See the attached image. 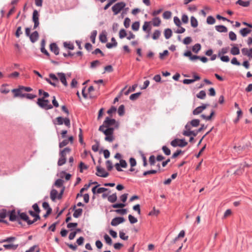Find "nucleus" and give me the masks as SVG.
<instances>
[{"label": "nucleus", "mask_w": 252, "mask_h": 252, "mask_svg": "<svg viewBox=\"0 0 252 252\" xmlns=\"http://www.w3.org/2000/svg\"><path fill=\"white\" fill-rule=\"evenodd\" d=\"M99 131L102 132L105 135V140L108 142H112L114 139L113 133L114 131V127H104L103 126H100L98 128Z\"/></svg>", "instance_id": "f257e3e1"}, {"label": "nucleus", "mask_w": 252, "mask_h": 252, "mask_svg": "<svg viewBox=\"0 0 252 252\" xmlns=\"http://www.w3.org/2000/svg\"><path fill=\"white\" fill-rule=\"evenodd\" d=\"M71 151L70 148L66 147L63 150L61 151L60 153V158L58 161V165L59 166H62L66 162V156L67 154H69Z\"/></svg>", "instance_id": "f03ea898"}, {"label": "nucleus", "mask_w": 252, "mask_h": 252, "mask_svg": "<svg viewBox=\"0 0 252 252\" xmlns=\"http://www.w3.org/2000/svg\"><path fill=\"white\" fill-rule=\"evenodd\" d=\"M36 103L40 108L45 110L53 108V106L50 103L49 100L44 98H38Z\"/></svg>", "instance_id": "7ed1b4c3"}, {"label": "nucleus", "mask_w": 252, "mask_h": 252, "mask_svg": "<svg viewBox=\"0 0 252 252\" xmlns=\"http://www.w3.org/2000/svg\"><path fill=\"white\" fill-rule=\"evenodd\" d=\"M53 123L55 125H62L64 124L68 127L70 126V121L68 118L58 117L53 121Z\"/></svg>", "instance_id": "20e7f679"}, {"label": "nucleus", "mask_w": 252, "mask_h": 252, "mask_svg": "<svg viewBox=\"0 0 252 252\" xmlns=\"http://www.w3.org/2000/svg\"><path fill=\"white\" fill-rule=\"evenodd\" d=\"M112 126H116V127L118 126V124L116 121L114 119H110L109 117H106L105 121L103 122V125L101 126H103L104 127H111Z\"/></svg>", "instance_id": "39448f33"}, {"label": "nucleus", "mask_w": 252, "mask_h": 252, "mask_svg": "<svg viewBox=\"0 0 252 252\" xmlns=\"http://www.w3.org/2000/svg\"><path fill=\"white\" fill-rule=\"evenodd\" d=\"M8 215L9 217V220L11 221H17L19 224L21 222L19 221L18 211L16 212L15 210H12L8 212Z\"/></svg>", "instance_id": "423d86ee"}, {"label": "nucleus", "mask_w": 252, "mask_h": 252, "mask_svg": "<svg viewBox=\"0 0 252 252\" xmlns=\"http://www.w3.org/2000/svg\"><path fill=\"white\" fill-rule=\"evenodd\" d=\"M187 144L188 143L185 141V139H175L172 140L171 142V145L174 147L177 146L180 147H184L187 146Z\"/></svg>", "instance_id": "0eeeda50"}, {"label": "nucleus", "mask_w": 252, "mask_h": 252, "mask_svg": "<svg viewBox=\"0 0 252 252\" xmlns=\"http://www.w3.org/2000/svg\"><path fill=\"white\" fill-rule=\"evenodd\" d=\"M126 6V3L124 2H120L116 3L112 7V11L115 15L118 14Z\"/></svg>", "instance_id": "6e6552de"}, {"label": "nucleus", "mask_w": 252, "mask_h": 252, "mask_svg": "<svg viewBox=\"0 0 252 252\" xmlns=\"http://www.w3.org/2000/svg\"><path fill=\"white\" fill-rule=\"evenodd\" d=\"M96 171L95 174L99 177L105 178L109 175V173L105 170L104 168L101 167L100 166H97Z\"/></svg>", "instance_id": "1a4fd4ad"}, {"label": "nucleus", "mask_w": 252, "mask_h": 252, "mask_svg": "<svg viewBox=\"0 0 252 252\" xmlns=\"http://www.w3.org/2000/svg\"><path fill=\"white\" fill-rule=\"evenodd\" d=\"M39 15L38 11L36 10H34L32 14V20L34 22V29H36L39 26Z\"/></svg>", "instance_id": "9d476101"}, {"label": "nucleus", "mask_w": 252, "mask_h": 252, "mask_svg": "<svg viewBox=\"0 0 252 252\" xmlns=\"http://www.w3.org/2000/svg\"><path fill=\"white\" fill-rule=\"evenodd\" d=\"M74 138L72 136H70L68 137V139H64L62 142L59 143V147L60 148H63L67 144H68L69 142L71 144H72L73 142Z\"/></svg>", "instance_id": "9b49d317"}, {"label": "nucleus", "mask_w": 252, "mask_h": 252, "mask_svg": "<svg viewBox=\"0 0 252 252\" xmlns=\"http://www.w3.org/2000/svg\"><path fill=\"white\" fill-rule=\"evenodd\" d=\"M29 213L30 214V215H31L34 218V219H33V220H30L29 221H28V224L29 225H31V224H33L34 222H35L36 221H37V220H40V217L39 216V215L37 213H36L35 212H33L32 210H30L29 211Z\"/></svg>", "instance_id": "f8f14e48"}, {"label": "nucleus", "mask_w": 252, "mask_h": 252, "mask_svg": "<svg viewBox=\"0 0 252 252\" xmlns=\"http://www.w3.org/2000/svg\"><path fill=\"white\" fill-rule=\"evenodd\" d=\"M125 220V219L123 217H116L112 219L111 222V224L112 226H115L121 223H123Z\"/></svg>", "instance_id": "ddd939ff"}, {"label": "nucleus", "mask_w": 252, "mask_h": 252, "mask_svg": "<svg viewBox=\"0 0 252 252\" xmlns=\"http://www.w3.org/2000/svg\"><path fill=\"white\" fill-rule=\"evenodd\" d=\"M23 91V89H21V86H20L17 89H14L12 90L11 92L14 94V97H20L22 98V95L24 94H22V92Z\"/></svg>", "instance_id": "4468645a"}, {"label": "nucleus", "mask_w": 252, "mask_h": 252, "mask_svg": "<svg viewBox=\"0 0 252 252\" xmlns=\"http://www.w3.org/2000/svg\"><path fill=\"white\" fill-rule=\"evenodd\" d=\"M208 104H203L202 106L197 107L193 111V114L194 115L199 114L205 109Z\"/></svg>", "instance_id": "2eb2a0df"}, {"label": "nucleus", "mask_w": 252, "mask_h": 252, "mask_svg": "<svg viewBox=\"0 0 252 252\" xmlns=\"http://www.w3.org/2000/svg\"><path fill=\"white\" fill-rule=\"evenodd\" d=\"M50 50L53 52L56 55L59 54L60 49L57 45L55 43H52L50 45Z\"/></svg>", "instance_id": "dca6fc26"}, {"label": "nucleus", "mask_w": 252, "mask_h": 252, "mask_svg": "<svg viewBox=\"0 0 252 252\" xmlns=\"http://www.w3.org/2000/svg\"><path fill=\"white\" fill-rule=\"evenodd\" d=\"M8 215L6 210L2 209L0 210V222L7 223V221L4 220V219Z\"/></svg>", "instance_id": "f3484780"}, {"label": "nucleus", "mask_w": 252, "mask_h": 252, "mask_svg": "<svg viewBox=\"0 0 252 252\" xmlns=\"http://www.w3.org/2000/svg\"><path fill=\"white\" fill-rule=\"evenodd\" d=\"M58 75L60 78L61 82L63 83V84L65 87L67 86V83L66 81V77H65V75L64 73H58Z\"/></svg>", "instance_id": "a211bd4d"}, {"label": "nucleus", "mask_w": 252, "mask_h": 252, "mask_svg": "<svg viewBox=\"0 0 252 252\" xmlns=\"http://www.w3.org/2000/svg\"><path fill=\"white\" fill-rule=\"evenodd\" d=\"M19 213V220H22L27 222L28 224V221L30 220L29 218L25 213H20L19 211H18Z\"/></svg>", "instance_id": "6ab92c4d"}, {"label": "nucleus", "mask_w": 252, "mask_h": 252, "mask_svg": "<svg viewBox=\"0 0 252 252\" xmlns=\"http://www.w3.org/2000/svg\"><path fill=\"white\" fill-rule=\"evenodd\" d=\"M38 36V33L37 31H35L32 32L29 36L31 42L34 43L37 41Z\"/></svg>", "instance_id": "aec40b11"}, {"label": "nucleus", "mask_w": 252, "mask_h": 252, "mask_svg": "<svg viewBox=\"0 0 252 252\" xmlns=\"http://www.w3.org/2000/svg\"><path fill=\"white\" fill-rule=\"evenodd\" d=\"M58 192L55 189H52L50 192V198L53 201L58 198Z\"/></svg>", "instance_id": "412c9836"}, {"label": "nucleus", "mask_w": 252, "mask_h": 252, "mask_svg": "<svg viewBox=\"0 0 252 252\" xmlns=\"http://www.w3.org/2000/svg\"><path fill=\"white\" fill-rule=\"evenodd\" d=\"M215 29L220 32H226L227 29L226 27L223 25H218L215 26Z\"/></svg>", "instance_id": "4be33fe9"}, {"label": "nucleus", "mask_w": 252, "mask_h": 252, "mask_svg": "<svg viewBox=\"0 0 252 252\" xmlns=\"http://www.w3.org/2000/svg\"><path fill=\"white\" fill-rule=\"evenodd\" d=\"M252 32L251 30L249 29L248 28H243L240 30V33L243 37L246 36L248 34L251 33Z\"/></svg>", "instance_id": "5701e85b"}, {"label": "nucleus", "mask_w": 252, "mask_h": 252, "mask_svg": "<svg viewBox=\"0 0 252 252\" xmlns=\"http://www.w3.org/2000/svg\"><path fill=\"white\" fill-rule=\"evenodd\" d=\"M236 3L243 7H248L250 5V1L238 0L236 2Z\"/></svg>", "instance_id": "b1692460"}, {"label": "nucleus", "mask_w": 252, "mask_h": 252, "mask_svg": "<svg viewBox=\"0 0 252 252\" xmlns=\"http://www.w3.org/2000/svg\"><path fill=\"white\" fill-rule=\"evenodd\" d=\"M164 36L166 39L170 38L172 35V32L170 29H166L164 32Z\"/></svg>", "instance_id": "393cba45"}, {"label": "nucleus", "mask_w": 252, "mask_h": 252, "mask_svg": "<svg viewBox=\"0 0 252 252\" xmlns=\"http://www.w3.org/2000/svg\"><path fill=\"white\" fill-rule=\"evenodd\" d=\"M91 186V184H86L84 187L82 188L80 190V192L78 193L77 194V197H78L79 196H82L83 195L82 193L83 192L85 191V190H87L89 187H90Z\"/></svg>", "instance_id": "a878e982"}, {"label": "nucleus", "mask_w": 252, "mask_h": 252, "mask_svg": "<svg viewBox=\"0 0 252 252\" xmlns=\"http://www.w3.org/2000/svg\"><path fill=\"white\" fill-rule=\"evenodd\" d=\"M161 20L159 17H155L152 20V24L155 27H158L160 25Z\"/></svg>", "instance_id": "bb28decb"}, {"label": "nucleus", "mask_w": 252, "mask_h": 252, "mask_svg": "<svg viewBox=\"0 0 252 252\" xmlns=\"http://www.w3.org/2000/svg\"><path fill=\"white\" fill-rule=\"evenodd\" d=\"M230 53L233 55H237L240 54V50L237 46H233L231 48Z\"/></svg>", "instance_id": "cd10ccee"}, {"label": "nucleus", "mask_w": 252, "mask_h": 252, "mask_svg": "<svg viewBox=\"0 0 252 252\" xmlns=\"http://www.w3.org/2000/svg\"><path fill=\"white\" fill-rule=\"evenodd\" d=\"M117 199V196L116 193H113L108 196V200L111 203H114Z\"/></svg>", "instance_id": "c85d7f7f"}, {"label": "nucleus", "mask_w": 252, "mask_h": 252, "mask_svg": "<svg viewBox=\"0 0 252 252\" xmlns=\"http://www.w3.org/2000/svg\"><path fill=\"white\" fill-rule=\"evenodd\" d=\"M83 210L79 208L75 210L73 214V216L75 218H79L82 214Z\"/></svg>", "instance_id": "c756f323"}, {"label": "nucleus", "mask_w": 252, "mask_h": 252, "mask_svg": "<svg viewBox=\"0 0 252 252\" xmlns=\"http://www.w3.org/2000/svg\"><path fill=\"white\" fill-rule=\"evenodd\" d=\"M183 134L186 136H189L191 135L195 136L197 135V133H195L194 131L185 130L183 132Z\"/></svg>", "instance_id": "7c9ffc66"}, {"label": "nucleus", "mask_w": 252, "mask_h": 252, "mask_svg": "<svg viewBox=\"0 0 252 252\" xmlns=\"http://www.w3.org/2000/svg\"><path fill=\"white\" fill-rule=\"evenodd\" d=\"M190 24L193 28H196L198 26L197 20L194 16H191L190 18Z\"/></svg>", "instance_id": "2f4dec72"}, {"label": "nucleus", "mask_w": 252, "mask_h": 252, "mask_svg": "<svg viewBox=\"0 0 252 252\" xmlns=\"http://www.w3.org/2000/svg\"><path fill=\"white\" fill-rule=\"evenodd\" d=\"M161 32L159 30H156L154 32L153 35H152V38L154 40H157L159 38V36H160Z\"/></svg>", "instance_id": "473e14b6"}, {"label": "nucleus", "mask_w": 252, "mask_h": 252, "mask_svg": "<svg viewBox=\"0 0 252 252\" xmlns=\"http://www.w3.org/2000/svg\"><path fill=\"white\" fill-rule=\"evenodd\" d=\"M242 53L244 56H247L250 58H252V55L250 54V50L246 48H244L241 50Z\"/></svg>", "instance_id": "72a5a7b5"}, {"label": "nucleus", "mask_w": 252, "mask_h": 252, "mask_svg": "<svg viewBox=\"0 0 252 252\" xmlns=\"http://www.w3.org/2000/svg\"><path fill=\"white\" fill-rule=\"evenodd\" d=\"M201 49V45L199 43L195 44L193 46L192 50L193 52L197 53Z\"/></svg>", "instance_id": "f704fd0d"}, {"label": "nucleus", "mask_w": 252, "mask_h": 252, "mask_svg": "<svg viewBox=\"0 0 252 252\" xmlns=\"http://www.w3.org/2000/svg\"><path fill=\"white\" fill-rule=\"evenodd\" d=\"M206 95V92L205 91H201L198 94H196V97L198 98L203 99L205 98Z\"/></svg>", "instance_id": "c9c22d12"}, {"label": "nucleus", "mask_w": 252, "mask_h": 252, "mask_svg": "<svg viewBox=\"0 0 252 252\" xmlns=\"http://www.w3.org/2000/svg\"><path fill=\"white\" fill-rule=\"evenodd\" d=\"M215 114V112L214 110H212L211 111V114L209 116H206V115H204V114H202L201 115V117L204 119V120H206L207 121H209V120H210L212 118V117Z\"/></svg>", "instance_id": "e433bc0d"}, {"label": "nucleus", "mask_w": 252, "mask_h": 252, "mask_svg": "<svg viewBox=\"0 0 252 252\" xmlns=\"http://www.w3.org/2000/svg\"><path fill=\"white\" fill-rule=\"evenodd\" d=\"M3 247L6 249H11L13 250H15L17 248L18 245L7 244V245H4Z\"/></svg>", "instance_id": "4c0bfd02"}, {"label": "nucleus", "mask_w": 252, "mask_h": 252, "mask_svg": "<svg viewBox=\"0 0 252 252\" xmlns=\"http://www.w3.org/2000/svg\"><path fill=\"white\" fill-rule=\"evenodd\" d=\"M36 97V95L32 94H24L22 98L26 97L29 99H32Z\"/></svg>", "instance_id": "58836bf2"}, {"label": "nucleus", "mask_w": 252, "mask_h": 252, "mask_svg": "<svg viewBox=\"0 0 252 252\" xmlns=\"http://www.w3.org/2000/svg\"><path fill=\"white\" fill-rule=\"evenodd\" d=\"M104 239L105 241V242L108 245H111L112 244V240L111 238L107 234H105L104 235Z\"/></svg>", "instance_id": "ea45409f"}, {"label": "nucleus", "mask_w": 252, "mask_h": 252, "mask_svg": "<svg viewBox=\"0 0 252 252\" xmlns=\"http://www.w3.org/2000/svg\"><path fill=\"white\" fill-rule=\"evenodd\" d=\"M63 46L65 48L70 50H73L74 48L73 44L70 42H64L63 43Z\"/></svg>", "instance_id": "a19ab883"}, {"label": "nucleus", "mask_w": 252, "mask_h": 252, "mask_svg": "<svg viewBox=\"0 0 252 252\" xmlns=\"http://www.w3.org/2000/svg\"><path fill=\"white\" fill-rule=\"evenodd\" d=\"M96 35H97V31L96 30L93 31L91 33L90 39L93 43H95V39Z\"/></svg>", "instance_id": "79ce46f5"}, {"label": "nucleus", "mask_w": 252, "mask_h": 252, "mask_svg": "<svg viewBox=\"0 0 252 252\" xmlns=\"http://www.w3.org/2000/svg\"><path fill=\"white\" fill-rule=\"evenodd\" d=\"M229 47L222 48L218 53V57H220L221 55L227 53L228 51Z\"/></svg>", "instance_id": "37998d69"}, {"label": "nucleus", "mask_w": 252, "mask_h": 252, "mask_svg": "<svg viewBox=\"0 0 252 252\" xmlns=\"http://www.w3.org/2000/svg\"><path fill=\"white\" fill-rule=\"evenodd\" d=\"M141 94V93L140 92L133 94L130 95L129 98L131 100H135L138 98Z\"/></svg>", "instance_id": "c03bdc74"}, {"label": "nucleus", "mask_w": 252, "mask_h": 252, "mask_svg": "<svg viewBox=\"0 0 252 252\" xmlns=\"http://www.w3.org/2000/svg\"><path fill=\"white\" fill-rule=\"evenodd\" d=\"M99 40L102 43H105L107 41V37L105 34L102 33L99 36Z\"/></svg>", "instance_id": "a18cd8bd"}, {"label": "nucleus", "mask_w": 252, "mask_h": 252, "mask_svg": "<svg viewBox=\"0 0 252 252\" xmlns=\"http://www.w3.org/2000/svg\"><path fill=\"white\" fill-rule=\"evenodd\" d=\"M200 121L198 119H193L189 122L193 127H196L199 125Z\"/></svg>", "instance_id": "49530a36"}, {"label": "nucleus", "mask_w": 252, "mask_h": 252, "mask_svg": "<svg viewBox=\"0 0 252 252\" xmlns=\"http://www.w3.org/2000/svg\"><path fill=\"white\" fill-rule=\"evenodd\" d=\"M140 24L139 22H135L131 26L132 29L134 31H137L139 28Z\"/></svg>", "instance_id": "de8ad7c7"}, {"label": "nucleus", "mask_w": 252, "mask_h": 252, "mask_svg": "<svg viewBox=\"0 0 252 252\" xmlns=\"http://www.w3.org/2000/svg\"><path fill=\"white\" fill-rule=\"evenodd\" d=\"M215 22H216V20H215V18L211 16H208L207 18V23L208 24L213 25L215 23Z\"/></svg>", "instance_id": "09e8293b"}, {"label": "nucleus", "mask_w": 252, "mask_h": 252, "mask_svg": "<svg viewBox=\"0 0 252 252\" xmlns=\"http://www.w3.org/2000/svg\"><path fill=\"white\" fill-rule=\"evenodd\" d=\"M63 181L61 179H57L55 182V186L57 187L60 188L63 186Z\"/></svg>", "instance_id": "8fccbe9b"}, {"label": "nucleus", "mask_w": 252, "mask_h": 252, "mask_svg": "<svg viewBox=\"0 0 252 252\" xmlns=\"http://www.w3.org/2000/svg\"><path fill=\"white\" fill-rule=\"evenodd\" d=\"M162 150L165 155L169 156L170 155V150L166 146H162Z\"/></svg>", "instance_id": "3c124183"}, {"label": "nucleus", "mask_w": 252, "mask_h": 252, "mask_svg": "<svg viewBox=\"0 0 252 252\" xmlns=\"http://www.w3.org/2000/svg\"><path fill=\"white\" fill-rule=\"evenodd\" d=\"M118 113L120 116H123L125 113V107L124 105H121L119 106Z\"/></svg>", "instance_id": "603ef678"}, {"label": "nucleus", "mask_w": 252, "mask_h": 252, "mask_svg": "<svg viewBox=\"0 0 252 252\" xmlns=\"http://www.w3.org/2000/svg\"><path fill=\"white\" fill-rule=\"evenodd\" d=\"M229 38L232 41H235L237 39V36L233 32H229Z\"/></svg>", "instance_id": "864d4df0"}, {"label": "nucleus", "mask_w": 252, "mask_h": 252, "mask_svg": "<svg viewBox=\"0 0 252 252\" xmlns=\"http://www.w3.org/2000/svg\"><path fill=\"white\" fill-rule=\"evenodd\" d=\"M171 17V12L169 11H166L163 13V18L165 19H168Z\"/></svg>", "instance_id": "5fc2aeb1"}, {"label": "nucleus", "mask_w": 252, "mask_h": 252, "mask_svg": "<svg viewBox=\"0 0 252 252\" xmlns=\"http://www.w3.org/2000/svg\"><path fill=\"white\" fill-rule=\"evenodd\" d=\"M62 175H64V178H65L66 180H70V179L71 178V175L70 174L66 173L65 171H63L61 173V178H63L64 177Z\"/></svg>", "instance_id": "6e6d98bb"}, {"label": "nucleus", "mask_w": 252, "mask_h": 252, "mask_svg": "<svg viewBox=\"0 0 252 252\" xmlns=\"http://www.w3.org/2000/svg\"><path fill=\"white\" fill-rule=\"evenodd\" d=\"M38 93L39 95H41L42 94H43V97L42 98H44V99H45V98L49 97V94L47 92H44L41 89H39L38 90Z\"/></svg>", "instance_id": "4d7b16f0"}, {"label": "nucleus", "mask_w": 252, "mask_h": 252, "mask_svg": "<svg viewBox=\"0 0 252 252\" xmlns=\"http://www.w3.org/2000/svg\"><path fill=\"white\" fill-rule=\"evenodd\" d=\"M128 220L132 224L135 223L137 222L138 221L137 219L133 216H132L131 215H128Z\"/></svg>", "instance_id": "13d9d810"}, {"label": "nucleus", "mask_w": 252, "mask_h": 252, "mask_svg": "<svg viewBox=\"0 0 252 252\" xmlns=\"http://www.w3.org/2000/svg\"><path fill=\"white\" fill-rule=\"evenodd\" d=\"M119 236L120 238L124 240H127L128 238V236L126 235V234L122 231H120Z\"/></svg>", "instance_id": "bf43d9fd"}, {"label": "nucleus", "mask_w": 252, "mask_h": 252, "mask_svg": "<svg viewBox=\"0 0 252 252\" xmlns=\"http://www.w3.org/2000/svg\"><path fill=\"white\" fill-rule=\"evenodd\" d=\"M185 231L184 230L181 231L179 233L178 236L177 237H176L173 240V243H175L177 241V240L179 239V238H180V237H184V236H185Z\"/></svg>", "instance_id": "052dcab7"}, {"label": "nucleus", "mask_w": 252, "mask_h": 252, "mask_svg": "<svg viewBox=\"0 0 252 252\" xmlns=\"http://www.w3.org/2000/svg\"><path fill=\"white\" fill-rule=\"evenodd\" d=\"M137 87V84L133 85L131 87H130L128 90L125 93L126 95H127L129 92H134Z\"/></svg>", "instance_id": "680f3d73"}, {"label": "nucleus", "mask_w": 252, "mask_h": 252, "mask_svg": "<svg viewBox=\"0 0 252 252\" xmlns=\"http://www.w3.org/2000/svg\"><path fill=\"white\" fill-rule=\"evenodd\" d=\"M150 22L146 21L144 22V25H143V27H142V29L144 32H147L148 31L147 29L149 27H150Z\"/></svg>", "instance_id": "e2e57ef3"}, {"label": "nucleus", "mask_w": 252, "mask_h": 252, "mask_svg": "<svg viewBox=\"0 0 252 252\" xmlns=\"http://www.w3.org/2000/svg\"><path fill=\"white\" fill-rule=\"evenodd\" d=\"M126 35V31L124 29H121L119 32V37L120 38H123Z\"/></svg>", "instance_id": "0e129e2a"}, {"label": "nucleus", "mask_w": 252, "mask_h": 252, "mask_svg": "<svg viewBox=\"0 0 252 252\" xmlns=\"http://www.w3.org/2000/svg\"><path fill=\"white\" fill-rule=\"evenodd\" d=\"M106 165L107 169L108 171H111L113 168L112 163L110 160H107L106 162Z\"/></svg>", "instance_id": "69168bd1"}, {"label": "nucleus", "mask_w": 252, "mask_h": 252, "mask_svg": "<svg viewBox=\"0 0 252 252\" xmlns=\"http://www.w3.org/2000/svg\"><path fill=\"white\" fill-rule=\"evenodd\" d=\"M32 208L34 210V212H35L38 214H39V213L40 212V209H39V208L38 207V204L37 203H34L32 205Z\"/></svg>", "instance_id": "338daca9"}, {"label": "nucleus", "mask_w": 252, "mask_h": 252, "mask_svg": "<svg viewBox=\"0 0 252 252\" xmlns=\"http://www.w3.org/2000/svg\"><path fill=\"white\" fill-rule=\"evenodd\" d=\"M192 41L191 38L190 37H186L183 40V43L185 45H188L190 44Z\"/></svg>", "instance_id": "774afa93"}]
</instances>
